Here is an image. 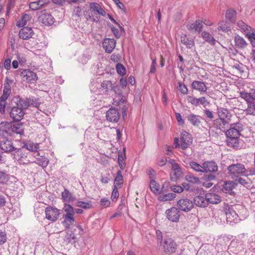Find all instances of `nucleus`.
Returning a JSON list of instances; mask_svg holds the SVG:
<instances>
[{
  "mask_svg": "<svg viewBox=\"0 0 255 255\" xmlns=\"http://www.w3.org/2000/svg\"><path fill=\"white\" fill-rule=\"evenodd\" d=\"M213 127L216 129L226 131L227 144L229 146L238 148L239 145V137L244 129L243 125L240 122L230 123L219 118L214 120Z\"/></svg>",
  "mask_w": 255,
  "mask_h": 255,
  "instance_id": "nucleus-1",
  "label": "nucleus"
},
{
  "mask_svg": "<svg viewBox=\"0 0 255 255\" xmlns=\"http://www.w3.org/2000/svg\"><path fill=\"white\" fill-rule=\"evenodd\" d=\"M241 97L245 100L248 104L247 112L249 114L255 115V90L248 93L241 92Z\"/></svg>",
  "mask_w": 255,
  "mask_h": 255,
  "instance_id": "nucleus-2",
  "label": "nucleus"
},
{
  "mask_svg": "<svg viewBox=\"0 0 255 255\" xmlns=\"http://www.w3.org/2000/svg\"><path fill=\"white\" fill-rule=\"evenodd\" d=\"M228 174L232 177H239L247 174L245 165L241 163L232 164L227 168Z\"/></svg>",
  "mask_w": 255,
  "mask_h": 255,
  "instance_id": "nucleus-3",
  "label": "nucleus"
},
{
  "mask_svg": "<svg viewBox=\"0 0 255 255\" xmlns=\"http://www.w3.org/2000/svg\"><path fill=\"white\" fill-rule=\"evenodd\" d=\"M29 153V152L27 151L24 147H22L21 148H15L11 154L13 156V159L20 164H26L30 162L28 157Z\"/></svg>",
  "mask_w": 255,
  "mask_h": 255,
  "instance_id": "nucleus-4",
  "label": "nucleus"
},
{
  "mask_svg": "<svg viewBox=\"0 0 255 255\" xmlns=\"http://www.w3.org/2000/svg\"><path fill=\"white\" fill-rule=\"evenodd\" d=\"M39 21L43 24L46 26L52 25L55 19L53 16L46 10H43L39 12Z\"/></svg>",
  "mask_w": 255,
  "mask_h": 255,
  "instance_id": "nucleus-5",
  "label": "nucleus"
},
{
  "mask_svg": "<svg viewBox=\"0 0 255 255\" xmlns=\"http://www.w3.org/2000/svg\"><path fill=\"white\" fill-rule=\"evenodd\" d=\"M177 207L179 210L188 212L193 208L194 203L191 200L187 198H183L177 202Z\"/></svg>",
  "mask_w": 255,
  "mask_h": 255,
  "instance_id": "nucleus-6",
  "label": "nucleus"
},
{
  "mask_svg": "<svg viewBox=\"0 0 255 255\" xmlns=\"http://www.w3.org/2000/svg\"><path fill=\"white\" fill-rule=\"evenodd\" d=\"M177 249L176 243L171 239L164 240L162 245V250L166 254H171L175 252Z\"/></svg>",
  "mask_w": 255,
  "mask_h": 255,
  "instance_id": "nucleus-7",
  "label": "nucleus"
},
{
  "mask_svg": "<svg viewBox=\"0 0 255 255\" xmlns=\"http://www.w3.org/2000/svg\"><path fill=\"white\" fill-rule=\"evenodd\" d=\"M46 218L52 222L56 221L59 218L60 211L57 208L52 206H48L45 209Z\"/></svg>",
  "mask_w": 255,
  "mask_h": 255,
  "instance_id": "nucleus-8",
  "label": "nucleus"
},
{
  "mask_svg": "<svg viewBox=\"0 0 255 255\" xmlns=\"http://www.w3.org/2000/svg\"><path fill=\"white\" fill-rule=\"evenodd\" d=\"M166 218L170 221L177 222L180 216L179 209L176 207H171L166 211Z\"/></svg>",
  "mask_w": 255,
  "mask_h": 255,
  "instance_id": "nucleus-9",
  "label": "nucleus"
},
{
  "mask_svg": "<svg viewBox=\"0 0 255 255\" xmlns=\"http://www.w3.org/2000/svg\"><path fill=\"white\" fill-rule=\"evenodd\" d=\"M203 164V173H214L218 170L217 163L214 160L205 161Z\"/></svg>",
  "mask_w": 255,
  "mask_h": 255,
  "instance_id": "nucleus-10",
  "label": "nucleus"
},
{
  "mask_svg": "<svg viewBox=\"0 0 255 255\" xmlns=\"http://www.w3.org/2000/svg\"><path fill=\"white\" fill-rule=\"evenodd\" d=\"M106 117L109 122L117 123L120 119V113L117 109L112 108L107 111Z\"/></svg>",
  "mask_w": 255,
  "mask_h": 255,
  "instance_id": "nucleus-11",
  "label": "nucleus"
},
{
  "mask_svg": "<svg viewBox=\"0 0 255 255\" xmlns=\"http://www.w3.org/2000/svg\"><path fill=\"white\" fill-rule=\"evenodd\" d=\"M10 116L14 121H20L24 116L23 111L18 106L13 107L11 108L9 113Z\"/></svg>",
  "mask_w": 255,
  "mask_h": 255,
  "instance_id": "nucleus-12",
  "label": "nucleus"
},
{
  "mask_svg": "<svg viewBox=\"0 0 255 255\" xmlns=\"http://www.w3.org/2000/svg\"><path fill=\"white\" fill-rule=\"evenodd\" d=\"M15 148L13 145L12 141L11 140L3 138L0 141V148L5 152H10L12 153Z\"/></svg>",
  "mask_w": 255,
  "mask_h": 255,
  "instance_id": "nucleus-13",
  "label": "nucleus"
},
{
  "mask_svg": "<svg viewBox=\"0 0 255 255\" xmlns=\"http://www.w3.org/2000/svg\"><path fill=\"white\" fill-rule=\"evenodd\" d=\"M217 113L219 116L218 118L231 123L232 115L228 110L221 107L218 108Z\"/></svg>",
  "mask_w": 255,
  "mask_h": 255,
  "instance_id": "nucleus-14",
  "label": "nucleus"
},
{
  "mask_svg": "<svg viewBox=\"0 0 255 255\" xmlns=\"http://www.w3.org/2000/svg\"><path fill=\"white\" fill-rule=\"evenodd\" d=\"M116 41L113 38H105L103 42V47L106 52L111 53L116 47Z\"/></svg>",
  "mask_w": 255,
  "mask_h": 255,
  "instance_id": "nucleus-15",
  "label": "nucleus"
},
{
  "mask_svg": "<svg viewBox=\"0 0 255 255\" xmlns=\"http://www.w3.org/2000/svg\"><path fill=\"white\" fill-rule=\"evenodd\" d=\"M24 80H26L27 82L34 83L38 79L36 74L34 72L29 70H25L21 73Z\"/></svg>",
  "mask_w": 255,
  "mask_h": 255,
  "instance_id": "nucleus-16",
  "label": "nucleus"
},
{
  "mask_svg": "<svg viewBox=\"0 0 255 255\" xmlns=\"http://www.w3.org/2000/svg\"><path fill=\"white\" fill-rule=\"evenodd\" d=\"M34 32L31 28L24 27L19 32V36L23 40L29 39L33 35Z\"/></svg>",
  "mask_w": 255,
  "mask_h": 255,
  "instance_id": "nucleus-17",
  "label": "nucleus"
},
{
  "mask_svg": "<svg viewBox=\"0 0 255 255\" xmlns=\"http://www.w3.org/2000/svg\"><path fill=\"white\" fill-rule=\"evenodd\" d=\"M10 136H12L14 133L22 135L24 133V129L22 124L19 123L10 124Z\"/></svg>",
  "mask_w": 255,
  "mask_h": 255,
  "instance_id": "nucleus-18",
  "label": "nucleus"
},
{
  "mask_svg": "<svg viewBox=\"0 0 255 255\" xmlns=\"http://www.w3.org/2000/svg\"><path fill=\"white\" fill-rule=\"evenodd\" d=\"M186 118L194 127H198L201 124L202 118L200 116L191 113L186 117Z\"/></svg>",
  "mask_w": 255,
  "mask_h": 255,
  "instance_id": "nucleus-19",
  "label": "nucleus"
},
{
  "mask_svg": "<svg viewBox=\"0 0 255 255\" xmlns=\"http://www.w3.org/2000/svg\"><path fill=\"white\" fill-rule=\"evenodd\" d=\"M191 135L187 132L181 134L180 138V146L183 149L188 148L191 143Z\"/></svg>",
  "mask_w": 255,
  "mask_h": 255,
  "instance_id": "nucleus-20",
  "label": "nucleus"
},
{
  "mask_svg": "<svg viewBox=\"0 0 255 255\" xmlns=\"http://www.w3.org/2000/svg\"><path fill=\"white\" fill-rule=\"evenodd\" d=\"M206 199L207 200L208 205L209 203L212 204H217L221 202V197L214 193H208L206 194Z\"/></svg>",
  "mask_w": 255,
  "mask_h": 255,
  "instance_id": "nucleus-21",
  "label": "nucleus"
},
{
  "mask_svg": "<svg viewBox=\"0 0 255 255\" xmlns=\"http://www.w3.org/2000/svg\"><path fill=\"white\" fill-rule=\"evenodd\" d=\"M237 24L239 28L244 33L246 36L249 35L250 34L255 31L251 27L246 24L242 20L238 21Z\"/></svg>",
  "mask_w": 255,
  "mask_h": 255,
  "instance_id": "nucleus-22",
  "label": "nucleus"
},
{
  "mask_svg": "<svg viewBox=\"0 0 255 255\" xmlns=\"http://www.w3.org/2000/svg\"><path fill=\"white\" fill-rule=\"evenodd\" d=\"M191 87L193 89L199 91L201 94L205 93L207 90V87L205 84L199 81H194L191 84Z\"/></svg>",
  "mask_w": 255,
  "mask_h": 255,
  "instance_id": "nucleus-23",
  "label": "nucleus"
},
{
  "mask_svg": "<svg viewBox=\"0 0 255 255\" xmlns=\"http://www.w3.org/2000/svg\"><path fill=\"white\" fill-rule=\"evenodd\" d=\"M10 124L5 122L0 123V135L5 137L10 136Z\"/></svg>",
  "mask_w": 255,
  "mask_h": 255,
  "instance_id": "nucleus-24",
  "label": "nucleus"
},
{
  "mask_svg": "<svg viewBox=\"0 0 255 255\" xmlns=\"http://www.w3.org/2000/svg\"><path fill=\"white\" fill-rule=\"evenodd\" d=\"M194 205L200 207H206L208 206L206 196L205 197L198 195L194 198Z\"/></svg>",
  "mask_w": 255,
  "mask_h": 255,
  "instance_id": "nucleus-25",
  "label": "nucleus"
},
{
  "mask_svg": "<svg viewBox=\"0 0 255 255\" xmlns=\"http://www.w3.org/2000/svg\"><path fill=\"white\" fill-rule=\"evenodd\" d=\"M234 41L235 46L238 49H244L248 45V43L241 36L237 35L234 37Z\"/></svg>",
  "mask_w": 255,
  "mask_h": 255,
  "instance_id": "nucleus-26",
  "label": "nucleus"
},
{
  "mask_svg": "<svg viewBox=\"0 0 255 255\" xmlns=\"http://www.w3.org/2000/svg\"><path fill=\"white\" fill-rule=\"evenodd\" d=\"M101 89L103 92L107 93L109 90H113L116 93V87L110 80L104 81L101 84Z\"/></svg>",
  "mask_w": 255,
  "mask_h": 255,
  "instance_id": "nucleus-27",
  "label": "nucleus"
},
{
  "mask_svg": "<svg viewBox=\"0 0 255 255\" xmlns=\"http://www.w3.org/2000/svg\"><path fill=\"white\" fill-rule=\"evenodd\" d=\"M181 41L186 46L187 48L189 49L191 48L195 44L194 39L192 38L187 37L186 34L181 35Z\"/></svg>",
  "mask_w": 255,
  "mask_h": 255,
  "instance_id": "nucleus-28",
  "label": "nucleus"
},
{
  "mask_svg": "<svg viewBox=\"0 0 255 255\" xmlns=\"http://www.w3.org/2000/svg\"><path fill=\"white\" fill-rule=\"evenodd\" d=\"M246 174L245 178H243L241 177H239L236 180L239 184L242 185L247 189H250L252 187V183L250 179L247 177Z\"/></svg>",
  "mask_w": 255,
  "mask_h": 255,
  "instance_id": "nucleus-29",
  "label": "nucleus"
},
{
  "mask_svg": "<svg viewBox=\"0 0 255 255\" xmlns=\"http://www.w3.org/2000/svg\"><path fill=\"white\" fill-rule=\"evenodd\" d=\"M176 197V195L173 193H160L158 196V199L160 201L165 202L170 201L174 199Z\"/></svg>",
  "mask_w": 255,
  "mask_h": 255,
  "instance_id": "nucleus-30",
  "label": "nucleus"
},
{
  "mask_svg": "<svg viewBox=\"0 0 255 255\" xmlns=\"http://www.w3.org/2000/svg\"><path fill=\"white\" fill-rule=\"evenodd\" d=\"M237 12L233 9H228L226 12V20L229 22L234 23L236 20Z\"/></svg>",
  "mask_w": 255,
  "mask_h": 255,
  "instance_id": "nucleus-31",
  "label": "nucleus"
},
{
  "mask_svg": "<svg viewBox=\"0 0 255 255\" xmlns=\"http://www.w3.org/2000/svg\"><path fill=\"white\" fill-rule=\"evenodd\" d=\"M236 184L234 181H228L223 185L222 190L226 193H231L232 190L235 187Z\"/></svg>",
  "mask_w": 255,
  "mask_h": 255,
  "instance_id": "nucleus-32",
  "label": "nucleus"
},
{
  "mask_svg": "<svg viewBox=\"0 0 255 255\" xmlns=\"http://www.w3.org/2000/svg\"><path fill=\"white\" fill-rule=\"evenodd\" d=\"M189 30H193L195 32H200L203 28V24L202 21L200 20H197L196 21L189 25L187 27Z\"/></svg>",
  "mask_w": 255,
  "mask_h": 255,
  "instance_id": "nucleus-33",
  "label": "nucleus"
},
{
  "mask_svg": "<svg viewBox=\"0 0 255 255\" xmlns=\"http://www.w3.org/2000/svg\"><path fill=\"white\" fill-rule=\"evenodd\" d=\"M63 218L64 221L62 222V224L67 229H68L75 221L73 216L64 215L63 216Z\"/></svg>",
  "mask_w": 255,
  "mask_h": 255,
  "instance_id": "nucleus-34",
  "label": "nucleus"
},
{
  "mask_svg": "<svg viewBox=\"0 0 255 255\" xmlns=\"http://www.w3.org/2000/svg\"><path fill=\"white\" fill-rule=\"evenodd\" d=\"M90 8L92 11H96L98 14L105 16V11L96 2H93L90 4Z\"/></svg>",
  "mask_w": 255,
  "mask_h": 255,
  "instance_id": "nucleus-35",
  "label": "nucleus"
},
{
  "mask_svg": "<svg viewBox=\"0 0 255 255\" xmlns=\"http://www.w3.org/2000/svg\"><path fill=\"white\" fill-rule=\"evenodd\" d=\"M150 189L151 191L155 194H159L160 193V186L155 180H152L150 182Z\"/></svg>",
  "mask_w": 255,
  "mask_h": 255,
  "instance_id": "nucleus-36",
  "label": "nucleus"
},
{
  "mask_svg": "<svg viewBox=\"0 0 255 255\" xmlns=\"http://www.w3.org/2000/svg\"><path fill=\"white\" fill-rule=\"evenodd\" d=\"M61 196L62 199L65 202H72L74 200L72 194L67 189H65L62 192Z\"/></svg>",
  "mask_w": 255,
  "mask_h": 255,
  "instance_id": "nucleus-37",
  "label": "nucleus"
},
{
  "mask_svg": "<svg viewBox=\"0 0 255 255\" xmlns=\"http://www.w3.org/2000/svg\"><path fill=\"white\" fill-rule=\"evenodd\" d=\"M189 167L195 172L203 173V164L200 165L195 161H191L189 163Z\"/></svg>",
  "mask_w": 255,
  "mask_h": 255,
  "instance_id": "nucleus-38",
  "label": "nucleus"
},
{
  "mask_svg": "<svg viewBox=\"0 0 255 255\" xmlns=\"http://www.w3.org/2000/svg\"><path fill=\"white\" fill-rule=\"evenodd\" d=\"M230 22L226 20L222 21L219 23V26L218 27V30H222L224 32H228L231 30L230 29Z\"/></svg>",
  "mask_w": 255,
  "mask_h": 255,
  "instance_id": "nucleus-39",
  "label": "nucleus"
},
{
  "mask_svg": "<svg viewBox=\"0 0 255 255\" xmlns=\"http://www.w3.org/2000/svg\"><path fill=\"white\" fill-rule=\"evenodd\" d=\"M123 177L121 170H118L115 179L114 186L121 187L123 184Z\"/></svg>",
  "mask_w": 255,
  "mask_h": 255,
  "instance_id": "nucleus-40",
  "label": "nucleus"
},
{
  "mask_svg": "<svg viewBox=\"0 0 255 255\" xmlns=\"http://www.w3.org/2000/svg\"><path fill=\"white\" fill-rule=\"evenodd\" d=\"M17 106L23 111V110L27 109L30 106V101L27 99H20L17 104Z\"/></svg>",
  "mask_w": 255,
  "mask_h": 255,
  "instance_id": "nucleus-41",
  "label": "nucleus"
},
{
  "mask_svg": "<svg viewBox=\"0 0 255 255\" xmlns=\"http://www.w3.org/2000/svg\"><path fill=\"white\" fill-rule=\"evenodd\" d=\"M202 36L205 41L209 42L211 45H214L215 44V40L209 32L203 31L202 33Z\"/></svg>",
  "mask_w": 255,
  "mask_h": 255,
  "instance_id": "nucleus-42",
  "label": "nucleus"
},
{
  "mask_svg": "<svg viewBox=\"0 0 255 255\" xmlns=\"http://www.w3.org/2000/svg\"><path fill=\"white\" fill-rule=\"evenodd\" d=\"M226 214L228 221L232 222L233 220L234 221L238 218V215L235 211L229 210L228 211L226 212Z\"/></svg>",
  "mask_w": 255,
  "mask_h": 255,
  "instance_id": "nucleus-43",
  "label": "nucleus"
},
{
  "mask_svg": "<svg viewBox=\"0 0 255 255\" xmlns=\"http://www.w3.org/2000/svg\"><path fill=\"white\" fill-rule=\"evenodd\" d=\"M11 93V87H6L4 86L3 90V94L0 99L2 101H6Z\"/></svg>",
  "mask_w": 255,
  "mask_h": 255,
  "instance_id": "nucleus-44",
  "label": "nucleus"
},
{
  "mask_svg": "<svg viewBox=\"0 0 255 255\" xmlns=\"http://www.w3.org/2000/svg\"><path fill=\"white\" fill-rule=\"evenodd\" d=\"M182 187L183 188V190H185L187 191L194 192L197 190V188L193 185L189 183H182Z\"/></svg>",
  "mask_w": 255,
  "mask_h": 255,
  "instance_id": "nucleus-45",
  "label": "nucleus"
},
{
  "mask_svg": "<svg viewBox=\"0 0 255 255\" xmlns=\"http://www.w3.org/2000/svg\"><path fill=\"white\" fill-rule=\"evenodd\" d=\"M29 19V16L27 14H24L21 18V19L17 22V26L18 27H23L26 24L28 20Z\"/></svg>",
  "mask_w": 255,
  "mask_h": 255,
  "instance_id": "nucleus-46",
  "label": "nucleus"
},
{
  "mask_svg": "<svg viewBox=\"0 0 255 255\" xmlns=\"http://www.w3.org/2000/svg\"><path fill=\"white\" fill-rule=\"evenodd\" d=\"M9 179V175L4 171H0V184H4L8 182Z\"/></svg>",
  "mask_w": 255,
  "mask_h": 255,
  "instance_id": "nucleus-47",
  "label": "nucleus"
},
{
  "mask_svg": "<svg viewBox=\"0 0 255 255\" xmlns=\"http://www.w3.org/2000/svg\"><path fill=\"white\" fill-rule=\"evenodd\" d=\"M64 210L66 213L65 215L74 216L75 214V210H74V208L70 204H65Z\"/></svg>",
  "mask_w": 255,
  "mask_h": 255,
  "instance_id": "nucleus-48",
  "label": "nucleus"
},
{
  "mask_svg": "<svg viewBox=\"0 0 255 255\" xmlns=\"http://www.w3.org/2000/svg\"><path fill=\"white\" fill-rule=\"evenodd\" d=\"M76 206L85 209H90L92 207L91 201H89L88 202L78 201L76 203Z\"/></svg>",
  "mask_w": 255,
  "mask_h": 255,
  "instance_id": "nucleus-49",
  "label": "nucleus"
},
{
  "mask_svg": "<svg viewBox=\"0 0 255 255\" xmlns=\"http://www.w3.org/2000/svg\"><path fill=\"white\" fill-rule=\"evenodd\" d=\"M185 179L189 183H199L200 182L199 178L194 176L193 175H187L185 176Z\"/></svg>",
  "mask_w": 255,
  "mask_h": 255,
  "instance_id": "nucleus-50",
  "label": "nucleus"
},
{
  "mask_svg": "<svg viewBox=\"0 0 255 255\" xmlns=\"http://www.w3.org/2000/svg\"><path fill=\"white\" fill-rule=\"evenodd\" d=\"M116 69L118 74L123 76L126 74V69L121 63H118L116 65Z\"/></svg>",
  "mask_w": 255,
  "mask_h": 255,
  "instance_id": "nucleus-51",
  "label": "nucleus"
},
{
  "mask_svg": "<svg viewBox=\"0 0 255 255\" xmlns=\"http://www.w3.org/2000/svg\"><path fill=\"white\" fill-rule=\"evenodd\" d=\"M170 183L168 182H165L162 185L161 188H160V193H165L170 191Z\"/></svg>",
  "mask_w": 255,
  "mask_h": 255,
  "instance_id": "nucleus-52",
  "label": "nucleus"
},
{
  "mask_svg": "<svg viewBox=\"0 0 255 255\" xmlns=\"http://www.w3.org/2000/svg\"><path fill=\"white\" fill-rule=\"evenodd\" d=\"M118 163L121 170H123L126 167L125 162L124 161V157L122 153L121 154L119 152L118 153Z\"/></svg>",
  "mask_w": 255,
  "mask_h": 255,
  "instance_id": "nucleus-53",
  "label": "nucleus"
},
{
  "mask_svg": "<svg viewBox=\"0 0 255 255\" xmlns=\"http://www.w3.org/2000/svg\"><path fill=\"white\" fill-rule=\"evenodd\" d=\"M7 236L5 231L0 230V245H3L6 241Z\"/></svg>",
  "mask_w": 255,
  "mask_h": 255,
  "instance_id": "nucleus-54",
  "label": "nucleus"
},
{
  "mask_svg": "<svg viewBox=\"0 0 255 255\" xmlns=\"http://www.w3.org/2000/svg\"><path fill=\"white\" fill-rule=\"evenodd\" d=\"M181 173V170L172 171L171 172V179L173 180L178 179Z\"/></svg>",
  "mask_w": 255,
  "mask_h": 255,
  "instance_id": "nucleus-55",
  "label": "nucleus"
},
{
  "mask_svg": "<svg viewBox=\"0 0 255 255\" xmlns=\"http://www.w3.org/2000/svg\"><path fill=\"white\" fill-rule=\"evenodd\" d=\"M178 89L180 92L184 95L187 94L188 89L186 85L182 84L181 82H178Z\"/></svg>",
  "mask_w": 255,
  "mask_h": 255,
  "instance_id": "nucleus-56",
  "label": "nucleus"
},
{
  "mask_svg": "<svg viewBox=\"0 0 255 255\" xmlns=\"http://www.w3.org/2000/svg\"><path fill=\"white\" fill-rule=\"evenodd\" d=\"M66 240L69 242L75 243L76 242V238L74 233H68L66 236Z\"/></svg>",
  "mask_w": 255,
  "mask_h": 255,
  "instance_id": "nucleus-57",
  "label": "nucleus"
},
{
  "mask_svg": "<svg viewBox=\"0 0 255 255\" xmlns=\"http://www.w3.org/2000/svg\"><path fill=\"white\" fill-rule=\"evenodd\" d=\"M187 100L189 103H191L193 105L196 106L198 105V99L192 96H188L187 98Z\"/></svg>",
  "mask_w": 255,
  "mask_h": 255,
  "instance_id": "nucleus-58",
  "label": "nucleus"
},
{
  "mask_svg": "<svg viewBox=\"0 0 255 255\" xmlns=\"http://www.w3.org/2000/svg\"><path fill=\"white\" fill-rule=\"evenodd\" d=\"M146 173L149 176L150 180H154L155 177V171L151 168L146 169Z\"/></svg>",
  "mask_w": 255,
  "mask_h": 255,
  "instance_id": "nucleus-59",
  "label": "nucleus"
},
{
  "mask_svg": "<svg viewBox=\"0 0 255 255\" xmlns=\"http://www.w3.org/2000/svg\"><path fill=\"white\" fill-rule=\"evenodd\" d=\"M170 190L174 193H181L183 191V188L182 186L178 185H172L170 186Z\"/></svg>",
  "mask_w": 255,
  "mask_h": 255,
  "instance_id": "nucleus-60",
  "label": "nucleus"
},
{
  "mask_svg": "<svg viewBox=\"0 0 255 255\" xmlns=\"http://www.w3.org/2000/svg\"><path fill=\"white\" fill-rule=\"evenodd\" d=\"M169 162L171 164L172 171L181 170L179 166V165L177 163H176L173 159H170Z\"/></svg>",
  "mask_w": 255,
  "mask_h": 255,
  "instance_id": "nucleus-61",
  "label": "nucleus"
},
{
  "mask_svg": "<svg viewBox=\"0 0 255 255\" xmlns=\"http://www.w3.org/2000/svg\"><path fill=\"white\" fill-rule=\"evenodd\" d=\"M118 186H114V188L113 189L111 196V198L113 201H114L115 199H117L119 196V193L118 190Z\"/></svg>",
  "mask_w": 255,
  "mask_h": 255,
  "instance_id": "nucleus-62",
  "label": "nucleus"
},
{
  "mask_svg": "<svg viewBox=\"0 0 255 255\" xmlns=\"http://www.w3.org/2000/svg\"><path fill=\"white\" fill-rule=\"evenodd\" d=\"M203 112L207 118L210 120H212L214 118V115L210 110L206 109L203 111Z\"/></svg>",
  "mask_w": 255,
  "mask_h": 255,
  "instance_id": "nucleus-63",
  "label": "nucleus"
},
{
  "mask_svg": "<svg viewBox=\"0 0 255 255\" xmlns=\"http://www.w3.org/2000/svg\"><path fill=\"white\" fill-rule=\"evenodd\" d=\"M247 37H248L253 46L255 47V30L252 32Z\"/></svg>",
  "mask_w": 255,
  "mask_h": 255,
  "instance_id": "nucleus-64",
  "label": "nucleus"
}]
</instances>
